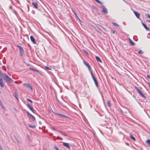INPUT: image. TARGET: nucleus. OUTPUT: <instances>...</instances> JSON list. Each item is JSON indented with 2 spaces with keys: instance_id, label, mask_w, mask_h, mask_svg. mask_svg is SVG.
I'll return each instance as SVG.
<instances>
[{
  "instance_id": "obj_1",
  "label": "nucleus",
  "mask_w": 150,
  "mask_h": 150,
  "mask_svg": "<svg viewBox=\"0 0 150 150\" xmlns=\"http://www.w3.org/2000/svg\"><path fill=\"white\" fill-rule=\"evenodd\" d=\"M3 76L4 80L7 83L13 82V80L6 74L4 73L3 75Z\"/></svg>"
},
{
  "instance_id": "obj_2",
  "label": "nucleus",
  "mask_w": 150,
  "mask_h": 150,
  "mask_svg": "<svg viewBox=\"0 0 150 150\" xmlns=\"http://www.w3.org/2000/svg\"><path fill=\"white\" fill-rule=\"evenodd\" d=\"M17 47L19 49V54L21 56H23L24 54V50L23 48L22 47L19 46L17 45Z\"/></svg>"
},
{
  "instance_id": "obj_3",
  "label": "nucleus",
  "mask_w": 150,
  "mask_h": 150,
  "mask_svg": "<svg viewBox=\"0 0 150 150\" xmlns=\"http://www.w3.org/2000/svg\"><path fill=\"white\" fill-rule=\"evenodd\" d=\"M101 6L103 7V10L102 12L105 14H107L108 13V10L106 8L105 6L101 4Z\"/></svg>"
},
{
  "instance_id": "obj_4",
  "label": "nucleus",
  "mask_w": 150,
  "mask_h": 150,
  "mask_svg": "<svg viewBox=\"0 0 150 150\" xmlns=\"http://www.w3.org/2000/svg\"><path fill=\"white\" fill-rule=\"evenodd\" d=\"M23 85L30 89L31 90L33 91V88L30 84L28 83H25L23 84Z\"/></svg>"
},
{
  "instance_id": "obj_5",
  "label": "nucleus",
  "mask_w": 150,
  "mask_h": 150,
  "mask_svg": "<svg viewBox=\"0 0 150 150\" xmlns=\"http://www.w3.org/2000/svg\"><path fill=\"white\" fill-rule=\"evenodd\" d=\"M96 86L97 87H98V83L97 80L95 77H93L92 78Z\"/></svg>"
},
{
  "instance_id": "obj_6",
  "label": "nucleus",
  "mask_w": 150,
  "mask_h": 150,
  "mask_svg": "<svg viewBox=\"0 0 150 150\" xmlns=\"http://www.w3.org/2000/svg\"><path fill=\"white\" fill-rule=\"evenodd\" d=\"M63 145L65 147H67L68 149H70V146L69 144L68 143H65V142H64L63 143Z\"/></svg>"
},
{
  "instance_id": "obj_7",
  "label": "nucleus",
  "mask_w": 150,
  "mask_h": 150,
  "mask_svg": "<svg viewBox=\"0 0 150 150\" xmlns=\"http://www.w3.org/2000/svg\"><path fill=\"white\" fill-rule=\"evenodd\" d=\"M30 39L31 41L34 44H36L35 39L33 36H30Z\"/></svg>"
},
{
  "instance_id": "obj_8",
  "label": "nucleus",
  "mask_w": 150,
  "mask_h": 150,
  "mask_svg": "<svg viewBox=\"0 0 150 150\" xmlns=\"http://www.w3.org/2000/svg\"><path fill=\"white\" fill-rule=\"evenodd\" d=\"M32 4L34 7L36 9L38 8V4L37 3L32 2Z\"/></svg>"
},
{
  "instance_id": "obj_9",
  "label": "nucleus",
  "mask_w": 150,
  "mask_h": 150,
  "mask_svg": "<svg viewBox=\"0 0 150 150\" xmlns=\"http://www.w3.org/2000/svg\"><path fill=\"white\" fill-rule=\"evenodd\" d=\"M142 24L144 27L147 30H149L150 28L149 27H147L145 23H142Z\"/></svg>"
},
{
  "instance_id": "obj_10",
  "label": "nucleus",
  "mask_w": 150,
  "mask_h": 150,
  "mask_svg": "<svg viewBox=\"0 0 150 150\" xmlns=\"http://www.w3.org/2000/svg\"><path fill=\"white\" fill-rule=\"evenodd\" d=\"M136 16L138 19H139V16H140V14L136 11H134V12Z\"/></svg>"
},
{
  "instance_id": "obj_11",
  "label": "nucleus",
  "mask_w": 150,
  "mask_h": 150,
  "mask_svg": "<svg viewBox=\"0 0 150 150\" xmlns=\"http://www.w3.org/2000/svg\"><path fill=\"white\" fill-rule=\"evenodd\" d=\"M0 86L2 87L3 88L4 87V85L3 80L1 78H0Z\"/></svg>"
},
{
  "instance_id": "obj_12",
  "label": "nucleus",
  "mask_w": 150,
  "mask_h": 150,
  "mask_svg": "<svg viewBox=\"0 0 150 150\" xmlns=\"http://www.w3.org/2000/svg\"><path fill=\"white\" fill-rule=\"evenodd\" d=\"M83 63L84 64L88 67L89 70L91 69V68L88 64L85 61H83Z\"/></svg>"
},
{
  "instance_id": "obj_13",
  "label": "nucleus",
  "mask_w": 150,
  "mask_h": 150,
  "mask_svg": "<svg viewBox=\"0 0 150 150\" xmlns=\"http://www.w3.org/2000/svg\"><path fill=\"white\" fill-rule=\"evenodd\" d=\"M95 58L97 61L102 62L101 60L99 57L98 56H96L95 57Z\"/></svg>"
},
{
  "instance_id": "obj_14",
  "label": "nucleus",
  "mask_w": 150,
  "mask_h": 150,
  "mask_svg": "<svg viewBox=\"0 0 150 150\" xmlns=\"http://www.w3.org/2000/svg\"><path fill=\"white\" fill-rule=\"evenodd\" d=\"M128 40L129 41V42L130 44L132 45L133 46L135 45V43L134 42H133L130 38H129L128 39Z\"/></svg>"
},
{
  "instance_id": "obj_15",
  "label": "nucleus",
  "mask_w": 150,
  "mask_h": 150,
  "mask_svg": "<svg viewBox=\"0 0 150 150\" xmlns=\"http://www.w3.org/2000/svg\"><path fill=\"white\" fill-rule=\"evenodd\" d=\"M56 114L57 115H58V116H62V117H67V116H66V115H64L63 114H59V113H56Z\"/></svg>"
},
{
  "instance_id": "obj_16",
  "label": "nucleus",
  "mask_w": 150,
  "mask_h": 150,
  "mask_svg": "<svg viewBox=\"0 0 150 150\" xmlns=\"http://www.w3.org/2000/svg\"><path fill=\"white\" fill-rule=\"evenodd\" d=\"M59 132L61 134H62L63 135H64L65 136H67V134H66L64 132H63L62 131H59Z\"/></svg>"
},
{
  "instance_id": "obj_17",
  "label": "nucleus",
  "mask_w": 150,
  "mask_h": 150,
  "mask_svg": "<svg viewBox=\"0 0 150 150\" xmlns=\"http://www.w3.org/2000/svg\"><path fill=\"white\" fill-rule=\"evenodd\" d=\"M107 104L108 105L109 107H110L111 106V102L110 100H108L107 101Z\"/></svg>"
},
{
  "instance_id": "obj_18",
  "label": "nucleus",
  "mask_w": 150,
  "mask_h": 150,
  "mask_svg": "<svg viewBox=\"0 0 150 150\" xmlns=\"http://www.w3.org/2000/svg\"><path fill=\"white\" fill-rule=\"evenodd\" d=\"M89 71L91 74V75L92 78H93V77H95L94 75L93 74V71H92L91 69L89 70Z\"/></svg>"
},
{
  "instance_id": "obj_19",
  "label": "nucleus",
  "mask_w": 150,
  "mask_h": 150,
  "mask_svg": "<svg viewBox=\"0 0 150 150\" xmlns=\"http://www.w3.org/2000/svg\"><path fill=\"white\" fill-rule=\"evenodd\" d=\"M28 127L32 129H33L36 127V126L35 125H28Z\"/></svg>"
},
{
  "instance_id": "obj_20",
  "label": "nucleus",
  "mask_w": 150,
  "mask_h": 150,
  "mask_svg": "<svg viewBox=\"0 0 150 150\" xmlns=\"http://www.w3.org/2000/svg\"><path fill=\"white\" fill-rule=\"evenodd\" d=\"M130 137L134 141H136L135 138L134 137H133L131 134H130Z\"/></svg>"
},
{
  "instance_id": "obj_21",
  "label": "nucleus",
  "mask_w": 150,
  "mask_h": 150,
  "mask_svg": "<svg viewBox=\"0 0 150 150\" xmlns=\"http://www.w3.org/2000/svg\"><path fill=\"white\" fill-rule=\"evenodd\" d=\"M144 99H146V97L142 93L139 94Z\"/></svg>"
},
{
  "instance_id": "obj_22",
  "label": "nucleus",
  "mask_w": 150,
  "mask_h": 150,
  "mask_svg": "<svg viewBox=\"0 0 150 150\" xmlns=\"http://www.w3.org/2000/svg\"><path fill=\"white\" fill-rule=\"evenodd\" d=\"M144 99H146V97L142 93L139 94Z\"/></svg>"
},
{
  "instance_id": "obj_23",
  "label": "nucleus",
  "mask_w": 150,
  "mask_h": 150,
  "mask_svg": "<svg viewBox=\"0 0 150 150\" xmlns=\"http://www.w3.org/2000/svg\"><path fill=\"white\" fill-rule=\"evenodd\" d=\"M135 88L138 93H139L141 91L137 87H135Z\"/></svg>"
},
{
  "instance_id": "obj_24",
  "label": "nucleus",
  "mask_w": 150,
  "mask_h": 150,
  "mask_svg": "<svg viewBox=\"0 0 150 150\" xmlns=\"http://www.w3.org/2000/svg\"><path fill=\"white\" fill-rule=\"evenodd\" d=\"M146 143L150 146V139H147L146 141Z\"/></svg>"
},
{
  "instance_id": "obj_25",
  "label": "nucleus",
  "mask_w": 150,
  "mask_h": 150,
  "mask_svg": "<svg viewBox=\"0 0 150 150\" xmlns=\"http://www.w3.org/2000/svg\"><path fill=\"white\" fill-rule=\"evenodd\" d=\"M144 53L143 52L142 50H140L138 52V53L140 54H142Z\"/></svg>"
},
{
  "instance_id": "obj_26",
  "label": "nucleus",
  "mask_w": 150,
  "mask_h": 150,
  "mask_svg": "<svg viewBox=\"0 0 150 150\" xmlns=\"http://www.w3.org/2000/svg\"><path fill=\"white\" fill-rule=\"evenodd\" d=\"M29 69L30 70H31L33 71H38V70H36V69H34L32 68H29Z\"/></svg>"
},
{
  "instance_id": "obj_27",
  "label": "nucleus",
  "mask_w": 150,
  "mask_h": 150,
  "mask_svg": "<svg viewBox=\"0 0 150 150\" xmlns=\"http://www.w3.org/2000/svg\"><path fill=\"white\" fill-rule=\"evenodd\" d=\"M95 0L96 2H97L99 4H101V5L102 4V3L101 1H99L98 0Z\"/></svg>"
},
{
  "instance_id": "obj_28",
  "label": "nucleus",
  "mask_w": 150,
  "mask_h": 150,
  "mask_svg": "<svg viewBox=\"0 0 150 150\" xmlns=\"http://www.w3.org/2000/svg\"><path fill=\"white\" fill-rule=\"evenodd\" d=\"M27 101H28L30 102L31 103H33V101L31 100L29 98H27Z\"/></svg>"
},
{
  "instance_id": "obj_29",
  "label": "nucleus",
  "mask_w": 150,
  "mask_h": 150,
  "mask_svg": "<svg viewBox=\"0 0 150 150\" xmlns=\"http://www.w3.org/2000/svg\"><path fill=\"white\" fill-rule=\"evenodd\" d=\"M95 29V30L97 32L99 33H100L101 34V33L95 27H93Z\"/></svg>"
},
{
  "instance_id": "obj_30",
  "label": "nucleus",
  "mask_w": 150,
  "mask_h": 150,
  "mask_svg": "<svg viewBox=\"0 0 150 150\" xmlns=\"http://www.w3.org/2000/svg\"><path fill=\"white\" fill-rule=\"evenodd\" d=\"M112 24L115 26H119V25L115 23H113Z\"/></svg>"
},
{
  "instance_id": "obj_31",
  "label": "nucleus",
  "mask_w": 150,
  "mask_h": 150,
  "mask_svg": "<svg viewBox=\"0 0 150 150\" xmlns=\"http://www.w3.org/2000/svg\"><path fill=\"white\" fill-rule=\"evenodd\" d=\"M54 148L56 150H59V149H58V148H57V146H54Z\"/></svg>"
},
{
  "instance_id": "obj_32",
  "label": "nucleus",
  "mask_w": 150,
  "mask_h": 150,
  "mask_svg": "<svg viewBox=\"0 0 150 150\" xmlns=\"http://www.w3.org/2000/svg\"><path fill=\"white\" fill-rule=\"evenodd\" d=\"M29 109L33 112L34 113V110L31 107V108H29Z\"/></svg>"
},
{
  "instance_id": "obj_33",
  "label": "nucleus",
  "mask_w": 150,
  "mask_h": 150,
  "mask_svg": "<svg viewBox=\"0 0 150 150\" xmlns=\"http://www.w3.org/2000/svg\"><path fill=\"white\" fill-rule=\"evenodd\" d=\"M45 68L47 70H50L51 69H50L49 67L47 66H46L45 67Z\"/></svg>"
},
{
  "instance_id": "obj_34",
  "label": "nucleus",
  "mask_w": 150,
  "mask_h": 150,
  "mask_svg": "<svg viewBox=\"0 0 150 150\" xmlns=\"http://www.w3.org/2000/svg\"><path fill=\"white\" fill-rule=\"evenodd\" d=\"M26 106L29 109L31 107L28 104H27L26 105Z\"/></svg>"
},
{
  "instance_id": "obj_35",
  "label": "nucleus",
  "mask_w": 150,
  "mask_h": 150,
  "mask_svg": "<svg viewBox=\"0 0 150 150\" xmlns=\"http://www.w3.org/2000/svg\"><path fill=\"white\" fill-rule=\"evenodd\" d=\"M26 106L29 109L31 107L28 104H27L26 105Z\"/></svg>"
},
{
  "instance_id": "obj_36",
  "label": "nucleus",
  "mask_w": 150,
  "mask_h": 150,
  "mask_svg": "<svg viewBox=\"0 0 150 150\" xmlns=\"http://www.w3.org/2000/svg\"><path fill=\"white\" fill-rule=\"evenodd\" d=\"M26 106L29 109L31 107L28 104H27L26 105Z\"/></svg>"
},
{
  "instance_id": "obj_37",
  "label": "nucleus",
  "mask_w": 150,
  "mask_h": 150,
  "mask_svg": "<svg viewBox=\"0 0 150 150\" xmlns=\"http://www.w3.org/2000/svg\"><path fill=\"white\" fill-rule=\"evenodd\" d=\"M26 106L29 109L31 107L28 104H27L26 105Z\"/></svg>"
},
{
  "instance_id": "obj_38",
  "label": "nucleus",
  "mask_w": 150,
  "mask_h": 150,
  "mask_svg": "<svg viewBox=\"0 0 150 150\" xmlns=\"http://www.w3.org/2000/svg\"><path fill=\"white\" fill-rule=\"evenodd\" d=\"M33 121H35V117H33V118H32V119Z\"/></svg>"
},
{
  "instance_id": "obj_39",
  "label": "nucleus",
  "mask_w": 150,
  "mask_h": 150,
  "mask_svg": "<svg viewBox=\"0 0 150 150\" xmlns=\"http://www.w3.org/2000/svg\"><path fill=\"white\" fill-rule=\"evenodd\" d=\"M51 128L52 129V130H54V131L56 130V129L53 127H51Z\"/></svg>"
},
{
  "instance_id": "obj_40",
  "label": "nucleus",
  "mask_w": 150,
  "mask_h": 150,
  "mask_svg": "<svg viewBox=\"0 0 150 150\" xmlns=\"http://www.w3.org/2000/svg\"><path fill=\"white\" fill-rule=\"evenodd\" d=\"M74 13V14L75 15V16L77 18L79 19H79L78 17V16H77L76 13Z\"/></svg>"
},
{
  "instance_id": "obj_41",
  "label": "nucleus",
  "mask_w": 150,
  "mask_h": 150,
  "mask_svg": "<svg viewBox=\"0 0 150 150\" xmlns=\"http://www.w3.org/2000/svg\"><path fill=\"white\" fill-rule=\"evenodd\" d=\"M98 25H99V26H100V27H101L103 29H105V28L103 27L102 25H100L99 24H98Z\"/></svg>"
},
{
  "instance_id": "obj_42",
  "label": "nucleus",
  "mask_w": 150,
  "mask_h": 150,
  "mask_svg": "<svg viewBox=\"0 0 150 150\" xmlns=\"http://www.w3.org/2000/svg\"><path fill=\"white\" fill-rule=\"evenodd\" d=\"M15 97L17 99H18V98H17V95L16 93L15 94Z\"/></svg>"
},
{
  "instance_id": "obj_43",
  "label": "nucleus",
  "mask_w": 150,
  "mask_h": 150,
  "mask_svg": "<svg viewBox=\"0 0 150 150\" xmlns=\"http://www.w3.org/2000/svg\"><path fill=\"white\" fill-rule=\"evenodd\" d=\"M14 137H15V139H16V141H17V142L18 143L19 142V141L16 138V137L15 136H14Z\"/></svg>"
},
{
  "instance_id": "obj_44",
  "label": "nucleus",
  "mask_w": 150,
  "mask_h": 150,
  "mask_svg": "<svg viewBox=\"0 0 150 150\" xmlns=\"http://www.w3.org/2000/svg\"><path fill=\"white\" fill-rule=\"evenodd\" d=\"M146 16L149 18H150V15L147 14Z\"/></svg>"
},
{
  "instance_id": "obj_45",
  "label": "nucleus",
  "mask_w": 150,
  "mask_h": 150,
  "mask_svg": "<svg viewBox=\"0 0 150 150\" xmlns=\"http://www.w3.org/2000/svg\"><path fill=\"white\" fill-rule=\"evenodd\" d=\"M4 74H3L1 71L0 70V75L1 76V75H3Z\"/></svg>"
},
{
  "instance_id": "obj_46",
  "label": "nucleus",
  "mask_w": 150,
  "mask_h": 150,
  "mask_svg": "<svg viewBox=\"0 0 150 150\" xmlns=\"http://www.w3.org/2000/svg\"><path fill=\"white\" fill-rule=\"evenodd\" d=\"M3 105V104H2V103H1V101H0V105L1 106H2V105Z\"/></svg>"
},
{
  "instance_id": "obj_47",
  "label": "nucleus",
  "mask_w": 150,
  "mask_h": 150,
  "mask_svg": "<svg viewBox=\"0 0 150 150\" xmlns=\"http://www.w3.org/2000/svg\"><path fill=\"white\" fill-rule=\"evenodd\" d=\"M3 105V104H2V103H1V101H0V105L1 106H2V105Z\"/></svg>"
},
{
  "instance_id": "obj_48",
  "label": "nucleus",
  "mask_w": 150,
  "mask_h": 150,
  "mask_svg": "<svg viewBox=\"0 0 150 150\" xmlns=\"http://www.w3.org/2000/svg\"><path fill=\"white\" fill-rule=\"evenodd\" d=\"M147 83H148V85H149V87L150 88V83L149 82Z\"/></svg>"
},
{
  "instance_id": "obj_49",
  "label": "nucleus",
  "mask_w": 150,
  "mask_h": 150,
  "mask_svg": "<svg viewBox=\"0 0 150 150\" xmlns=\"http://www.w3.org/2000/svg\"><path fill=\"white\" fill-rule=\"evenodd\" d=\"M30 116L32 118H33L34 116L31 114H30Z\"/></svg>"
},
{
  "instance_id": "obj_50",
  "label": "nucleus",
  "mask_w": 150,
  "mask_h": 150,
  "mask_svg": "<svg viewBox=\"0 0 150 150\" xmlns=\"http://www.w3.org/2000/svg\"><path fill=\"white\" fill-rule=\"evenodd\" d=\"M147 77L149 79H150V76H149V75H147Z\"/></svg>"
},
{
  "instance_id": "obj_51",
  "label": "nucleus",
  "mask_w": 150,
  "mask_h": 150,
  "mask_svg": "<svg viewBox=\"0 0 150 150\" xmlns=\"http://www.w3.org/2000/svg\"><path fill=\"white\" fill-rule=\"evenodd\" d=\"M0 59V65H1V61H2V60L1 59Z\"/></svg>"
},
{
  "instance_id": "obj_52",
  "label": "nucleus",
  "mask_w": 150,
  "mask_h": 150,
  "mask_svg": "<svg viewBox=\"0 0 150 150\" xmlns=\"http://www.w3.org/2000/svg\"><path fill=\"white\" fill-rule=\"evenodd\" d=\"M115 30H113V32H112V33L113 34H114L115 33Z\"/></svg>"
},
{
  "instance_id": "obj_53",
  "label": "nucleus",
  "mask_w": 150,
  "mask_h": 150,
  "mask_svg": "<svg viewBox=\"0 0 150 150\" xmlns=\"http://www.w3.org/2000/svg\"><path fill=\"white\" fill-rule=\"evenodd\" d=\"M1 106L2 108H4V106L3 105H2V106Z\"/></svg>"
},
{
  "instance_id": "obj_54",
  "label": "nucleus",
  "mask_w": 150,
  "mask_h": 150,
  "mask_svg": "<svg viewBox=\"0 0 150 150\" xmlns=\"http://www.w3.org/2000/svg\"><path fill=\"white\" fill-rule=\"evenodd\" d=\"M27 115H30V114L29 112H27Z\"/></svg>"
},
{
  "instance_id": "obj_55",
  "label": "nucleus",
  "mask_w": 150,
  "mask_h": 150,
  "mask_svg": "<svg viewBox=\"0 0 150 150\" xmlns=\"http://www.w3.org/2000/svg\"><path fill=\"white\" fill-rule=\"evenodd\" d=\"M139 93V94H141V93H142V92H141V91H140L139 93Z\"/></svg>"
},
{
  "instance_id": "obj_56",
  "label": "nucleus",
  "mask_w": 150,
  "mask_h": 150,
  "mask_svg": "<svg viewBox=\"0 0 150 150\" xmlns=\"http://www.w3.org/2000/svg\"><path fill=\"white\" fill-rule=\"evenodd\" d=\"M39 123L40 124H41V122L40 121L39 122Z\"/></svg>"
},
{
  "instance_id": "obj_57",
  "label": "nucleus",
  "mask_w": 150,
  "mask_h": 150,
  "mask_svg": "<svg viewBox=\"0 0 150 150\" xmlns=\"http://www.w3.org/2000/svg\"><path fill=\"white\" fill-rule=\"evenodd\" d=\"M94 7H93V8H95V9H96L97 8L96 7H94Z\"/></svg>"
},
{
  "instance_id": "obj_58",
  "label": "nucleus",
  "mask_w": 150,
  "mask_h": 150,
  "mask_svg": "<svg viewBox=\"0 0 150 150\" xmlns=\"http://www.w3.org/2000/svg\"><path fill=\"white\" fill-rule=\"evenodd\" d=\"M147 21L150 23V20H147Z\"/></svg>"
},
{
  "instance_id": "obj_59",
  "label": "nucleus",
  "mask_w": 150,
  "mask_h": 150,
  "mask_svg": "<svg viewBox=\"0 0 150 150\" xmlns=\"http://www.w3.org/2000/svg\"><path fill=\"white\" fill-rule=\"evenodd\" d=\"M11 8V6H10V8Z\"/></svg>"
},
{
  "instance_id": "obj_60",
  "label": "nucleus",
  "mask_w": 150,
  "mask_h": 150,
  "mask_svg": "<svg viewBox=\"0 0 150 150\" xmlns=\"http://www.w3.org/2000/svg\"><path fill=\"white\" fill-rule=\"evenodd\" d=\"M11 8V6H10V8Z\"/></svg>"
},
{
  "instance_id": "obj_61",
  "label": "nucleus",
  "mask_w": 150,
  "mask_h": 150,
  "mask_svg": "<svg viewBox=\"0 0 150 150\" xmlns=\"http://www.w3.org/2000/svg\"><path fill=\"white\" fill-rule=\"evenodd\" d=\"M1 101V100H0V101Z\"/></svg>"
}]
</instances>
